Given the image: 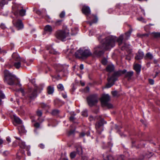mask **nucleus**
<instances>
[{"instance_id":"nucleus-33","label":"nucleus","mask_w":160,"mask_h":160,"mask_svg":"<svg viewBox=\"0 0 160 160\" xmlns=\"http://www.w3.org/2000/svg\"><path fill=\"white\" fill-rule=\"evenodd\" d=\"M62 21V20H57L55 22V24L56 26H59L61 25Z\"/></svg>"},{"instance_id":"nucleus-1","label":"nucleus","mask_w":160,"mask_h":160,"mask_svg":"<svg viewBox=\"0 0 160 160\" xmlns=\"http://www.w3.org/2000/svg\"><path fill=\"white\" fill-rule=\"evenodd\" d=\"M4 82L10 85L18 86L20 88L19 89H16V91H20L22 93V95L24 96V90L21 87L22 85L20 83L19 81L16 76L7 70H4Z\"/></svg>"},{"instance_id":"nucleus-51","label":"nucleus","mask_w":160,"mask_h":160,"mask_svg":"<svg viewBox=\"0 0 160 160\" xmlns=\"http://www.w3.org/2000/svg\"><path fill=\"white\" fill-rule=\"evenodd\" d=\"M102 63L103 65H105L107 63V60L105 59H103L102 61Z\"/></svg>"},{"instance_id":"nucleus-22","label":"nucleus","mask_w":160,"mask_h":160,"mask_svg":"<svg viewBox=\"0 0 160 160\" xmlns=\"http://www.w3.org/2000/svg\"><path fill=\"white\" fill-rule=\"evenodd\" d=\"M20 148H22L26 149V147L28 146H26L25 145V142H23L22 140H20L18 142Z\"/></svg>"},{"instance_id":"nucleus-49","label":"nucleus","mask_w":160,"mask_h":160,"mask_svg":"<svg viewBox=\"0 0 160 160\" xmlns=\"http://www.w3.org/2000/svg\"><path fill=\"white\" fill-rule=\"evenodd\" d=\"M9 151H5L2 152V154L4 156H6L8 155V154H9Z\"/></svg>"},{"instance_id":"nucleus-62","label":"nucleus","mask_w":160,"mask_h":160,"mask_svg":"<svg viewBox=\"0 0 160 160\" xmlns=\"http://www.w3.org/2000/svg\"><path fill=\"white\" fill-rule=\"evenodd\" d=\"M6 140L8 143L11 142L10 138L9 137H7L6 138Z\"/></svg>"},{"instance_id":"nucleus-41","label":"nucleus","mask_w":160,"mask_h":160,"mask_svg":"<svg viewBox=\"0 0 160 160\" xmlns=\"http://www.w3.org/2000/svg\"><path fill=\"white\" fill-rule=\"evenodd\" d=\"M30 149V146H28L26 147V150L27 151V154L28 156H30L31 155V153L30 151H29Z\"/></svg>"},{"instance_id":"nucleus-56","label":"nucleus","mask_w":160,"mask_h":160,"mask_svg":"<svg viewBox=\"0 0 160 160\" xmlns=\"http://www.w3.org/2000/svg\"><path fill=\"white\" fill-rule=\"evenodd\" d=\"M149 82L151 84H154V81L152 79H149Z\"/></svg>"},{"instance_id":"nucleus-43","label":"nucleus","mask_w":160,"mask_h":160,"mask_svg":"<svg viewBox=\"0 0 160 160\" xmlns=\"http://www.w3.org/2000/svg\"><path fill=\"white\" fill-rule=\"evenodd\" d=\"M74 130H70L68 131L67 133L68 136H70L74 134Z\"/></svg>"},{"instance_id":"nucleus-44","label":"nucleus","mask_w":160,"mask_h":160,"mask_svg":"<svg viewBox=\"0 0 160 160\" xmlns=\"http://www.w3.org/2000/svg\"><path fill=\"white\" fill-rule=\"evenodd\" d=\"M5 97V96L1 92H0V105L2 104L1 98H4Z\"/></svg>"},{"instance_id":"nucleus-29","label":"nucleus","mask_w":160,"mask_h":160,"mask_svg":"<svg viewBox=\"0 0 160 160\" xmlns=\"http://www.w3.org/2000/svg\"><path fill=\"white\" fill-rule=\"evenodd\" d=\"M26 12L25 10L22 9L19 11V15L21 16H23L25 15Z\"/></svg>"},{"instance_id":"nucleus-11","label":"nucleus","mask_w":160,"mask_h":160,"mask_svg":"<svg viewBox=\"0 0 160 160\" xmlns=\"http://www.w3.org/2000/svg\"><path fill=\"white\" fill-rule=\"evenodd\" d=\"M102 48L100 46L96 47L95 48L94 54L99 56H101L103 53Z\"/></svg>"},{"instance_id":"nucleus-34","label":"nucleus","mask_w":160,"mask_h":160,"mask_svg":"<svg viewBox=\"0 0 160 160\" xmlns=\"http://www.w3.org/2000/svg\"><path fill=\"white\" fill-rule=\"evenodd\" d=\"M59 112L58 110L57 109L54 110L52 112V114L53 115H58Z\"/></svg>"},{"instance_id":"nucleus-20","label":"nucleus","mask_w":160,"mask_h":160,"mask_svg":"<svg viewBox=\"0 0 160 160\" xmlns=\"http://www.w3.org/2000/svg\"><path fill=\"white\" fill-rule=\"evenodd\" d=\"M102 157L104 160H113V158L111 155H107L106 154H104L102 155Z\"/></svg>"},{"instance_id":"nucleus-14","label":"nucleus","mask_w":160,"mask_h":160,"mask_svg":"<svg viewBox=\"0 0 160 160\" xmlns=\"http://www.w3.org/2000/svg\"><path fill=\"white\" fill-rule=\"evenodd\" d=\"M144 56L143 53L139 50L138 53H137L135 58L136 60H139L142 59Z\"/></svg>"},{"instance_id":"nucleus-36","label":"nucleus","mask_w":160,"mask_h":160,"mask_svg":"<svg viewBox=\"0 0 160 160\" xmlns=\"http://www.w3.org/2000/svg\"><path fill=\"white\" fill-rule=\"evenodd\" d=\"M49 53L50 54H54V55L57 54L58 53V52H57L55 51L53 49H51L49 51Z\"/></svg>"},{"instance_id":"nucleus-26","label":"nucleus","mask_w":160,"mask_h":160,"mask_svg":"<svg viewBox=\"0 0 160 160\" xmlns=\"http://www.w3.org/2000/svg\"><path fill=\"white\" fill-rule=\"evenodd\" d=\"M151 34L155 38H160V33L153 32L151 33Z\"/></svg>"},{"instance_id":"nucleus-47","label":"nucleus","mask_w":160,"mask_h":160,"mask_svg":"<svg viewBox=\"0 0 160 160\" xmlns=\"http://www.w3.org/2000/svg\"><path fill=\"white\" fill-rule=\"evenodd\" d=\"M124 159V156L123 155H120L118 156L117 160H123Z\"/></svg>"},{"instance_id":"nucleus-42","label":"nucleus","mask_w":160,"mask_h":160,"mask_svg":"<svg viewBox=\"0 0 160 160\" xmlns=\"http://www.w3.org/2000/svg\"><path fill=\"white\" fill-rule=\"evenodd\" d=\"M34 127L37 128H40V124L38 122H36L34 124Z\"/></svg>"},{"instance_id":"nucleus-35","label":"nucleus","mask_w":160,"mask_h":160,"mask_svg":"<svg viewBox=\"0 0 160 160\" xmlns=\"http://www.w3.org/2000/svg\"><path fill=\"white\" fill-rule=\"evenodd\" d=\"M129 45H127L126 43H124V45L122 47L121 49L122 50H127L128 48H129Z\"/></svg>"},{"instance_id":"nucleus-64","label":"nucleus","mask_w":160,"mask_h":160,"mask_svg":"<svg viewBox=\"0 0 160 160\" xmlns=\"http://www.w3.org/2000/svg\"><path fill=\"white\" fill-rule=\"evenodd\" d=\"M80 68L81 70L83 69V68H84L83 65L82 64H81L80 66Z\"/></svg>"},{"instance_id":"nucleus-18","label":"nucleus","mask_w":160,"mask_h":160,"mask_svg":"<svg viewBox=\"0 0 160 160\" xmlns=\"http://www.w3.org/2000/svg\"><path fill=\"white\" fill-rule=\"evenodd\" d=\"M75 57L77 58H82V50L79 49L78 50L75 54Z\"/></svg>"},{"instance_id":"nucleus-25","label":"nucleus","mask_w":160,"mask_h":160,"mask_svg":"<svg viewBox=\"0 0 160 160\" xmlns=\"http://www.w3.org/2000/svg\"><path fill=\"white\" fill-rule=\"evenodd\" d=\"M78 31V28H72L71 29V34L72 35H75L77 34Z\"/></svg>"},{"instance_id":"nucleus-52","label":"nucleus","mask_w":160,"mask_h":160,"mask_svg":"<svg viewBox=\"0 0 160 160\" xmlns=\"http://www.w3.org/2000/svg\"><path fill=\"white\" fill-rule=\"evenodd\" d=\"M75 119V118L72 116H71L69 118V120L71 121H72V122H73L74 121Z\"/></svg>"},{"instance_id":"nucleus-23","label":"nucleus","mask_w":160,"mask_h":160,"mask_svg":"<svg viewBox=\"0 0 160 160\" xmlns=\"http://www.w3.org/2000/svg\"><path fill=\"white\" fill-rule=\"evenodd\" d=\"M54 89L53 87L50 86H48L47 88V91L48 94H52L54 92Z\"/></svg>"},{"instance_id":"nucleus-30","label":"nucleus","mask_w":160,"mask_h":160,"mask_svg":"<svg viewBox=\"0 0 160 160\" xmlns=\"http://www.w3.org/2000/svg\"><path fill=\"white\" fill-rule=\"evenodd\" d=\"M57 88L59 91H62L64 90V87L63 85L61 84H59L57 86Z\"/></svg>"},{"instance_id":"nucleus-38","label":"nucleus","mask_w":160,"mask_h":160,"mask_svg":"<svg viewBox=\"0 0 160 160\" xmlns=\"http://www.w3.org/2000/svg\"><path fill=\"white\" fill-rule=\"evenodd\" d=\"M18 129L19 132H24V128L22 126H19L18 127Z\"/></svg>"},{"instance_id":"nucleus-31","label":"nucleus","mask_w":160,"mask_h":160,"mask_svg":"<svg viewBox=\"0 0 160 160\" xmlns=\"http://www.w3.org/2000/svg\"><path fill=\"white\" fill-rule=\"evenodd\" d=\"M77 154L76 152H72L70 154V157L71 158H73L75 157Z\"/></svg>"},{"instance_id":"nucleus-63","label":"nucleus","mask_w":160,"mask_h":160,"mask_svg":"<svg viewBox=\"0 0 160 160\" xmlns=\"http://www.w3.org/2000/svg\"><path fill=\"white\" fill-rule=\"evenodd\" d=\"M138 20L139 21H142L143 18L142 17L138 18Z\"/></svg>"},{"instance_id":"nucleus-21","label":"nucleus","mask_w":160,"mask_h":160,"mask_svg":"<svg viewBox=\"0 0 160 160\" xmlns=\"http://www.w3.org/2000/svg\"><path fill=\"white\" fill-rule=\"evenodd\" d=\"M114 69V67L113 65H108L106 68V70L107 71L109 72L113 71Z\"/></svg>"},{"instance_id":"nucleus-6","label":"nucleus","mask_w":160,"mask_h":160,"mask_svg":"<svg viewBox=\"0 0 160 160\" xmlns=\"http://www.w3.org/2000/svg\"><path fill=\"white\" fill-rule=\"evenodd\" d=\"M110 100L109 96L108 94H103L100 99L102 105L103 107H106L108 108L112 107V105L109 102Z\"/></svg>"},{"instance_id":"nucleus-32","label":"nucleus","mask_w":160,"mask_h":160,"mask_svg":"<svg viewBox=\"0 0 160 160\" xmlns=\"http://www.w3.org/2000/svg\"><path fill=\"white\" fill-rule=\"evenodd\" d=\"M7 3V2L5 0H1L0 1V6L1 7H2Z\"/></svg>"},{"instance_id":"nucleus-8","label":"nucleus","mask_w":160,"mask_h":160,"mask_svg":"<svg viewBox=\"0 0 160 160\" xmlns=\"http://www.w3.org/2000/svg\"><path fill=\"white\" fill-rule=\"evenodd\" d=\"M69 34V33H66L64 31L58 30L56 32V38L61 40H63Z\"/></svg>"},{"instance_id":"nucleus-55","label":"nucleus","mask_w":160,"mask_h":160,"mask_svg":"<svg viewBox=\"0 0 160 160\" xmlns=\"http://www.w3.org/2000/svg\"><path fill=\"white\" fill-rule=\"evenodd\" d=\"M85 135V133L84 132H82L80 133L79 134V136L80 137H84Z\"/></svg>"},{"instance_id":"nucleus-39","label":"nucleus","mask_w":160,"mask_h":160,"mask_svg":"<svg viewBox=\"0 0 160 160\" xmlns=\"http://www.w3.org/2000/svg\"><path fill=\"white\" fill-rule=\"evenodd\" d=\"M145 57H147L150 59H152L153 58V56L150 53L148 52L147 53Z\"/></svg>"},{"instance_id":"nucleus-59","label":"nucleus","mask_w":160,"mask_h":160,"mask_svg":"<svg viewBox=\"0 0 160 160\" xmlns=\"http://www.w3.org/2000/svg\"><path fill=\"white\" fill-rule=\"evenodd\" d=\"M58 77H57L56 76H53V77L55 78H57V79H59L60 78V74H58Z\"/></svg>"},{"instance_id":"nucleus-46","label":"nucleus","mask_w":160,"mask_h":160,"mask_svg":"<svg viewBox=\"0 0 160 160\" xmlns=\"http://www.w3.org/2000/svg\"><path fill=\"white\" fill-rule=\"evenodd\" d=\"M65 12L64 11H62L59 15L60 17L61 18H64L65 16Z\"/></svg>"},{"instance_id":"nucleus-60","label":"nucleus","mask_w":160,"mask_h":160,"mask_svg":"<svg viewBox=\"0 0 160 160\" xmlns=\"http://www.w3.org/2000/svg\"><path fill=\"white\" fill-rule=\"evenodd\" d=\"M0 14H2L4 16L7 15V13H2V10H1L0 11Z\"/></svg>"},{"instance_id":"nucleus-13","label":"nucleus","mask_w":160,"mask_h":160,"mask_svg":"<svg viewBox=\"0 0 160 160\" xmlns=\"http://www.w3.org/2000/svg\"><path fill=\"white\" fill-rule=\"evenodd\" d=\"M82 53L83 58H87L92 55L91 52H90L89 50L88 49H86L84 50H82Z\"/></svg>"},{"instance_id":"nucleus-54","label":"nucleus","mask_w":160,"mask_h":160,"mask_svg":"<svg viewBox=\"0 0 160 160\" xmlns=\"http://www.w3.org/2000/svg\"><path fill=\"white\" fill-rule=\"evenodd\" d=\"M1 28L2 29H4L6 28V26L4 24L2 23L0 25Z\"/></svg>"},{"instance_id":"nucleus-9","label":"nucleus","mask_w":160,"mask_h":160,"mask_svg":"<svg viewBox=\"0 0 160 160\" xmlns=\"http://www.w3.org/2000/svg\"><path fill=\"white\" fill-rule=\"evenodd\" d=\"M13 25L18 30L22 29L23 28V25L21 20H13L12 21Z\"/></svg>"},{"instance_id":"nucleus-17","label":"nucleus","mask_w":160,"mask_h":160,"mask_svg":"<svg viewBox=\"0 0 160 160\" xmlns=\"http://www.w3.org/2000/svg\"><path fill=\"white\" fill-rule=\"evenodd\" d=\"M125 73V77L127 78L128 80H129L131 79V77L133 75V72L132 71H130Z\"/></svg>"},{"instance_id":"nucleus-5","label":"nucleus","mask_w":160,"mask_h":160,"mask_svg":"<svg viewBox=\"0 0 160 160\" xmlns=\"http://www.w3.org/2000/svg\"><path fill=\"white\" fill-rule=\"evenodd\" d=\"M34 89L28 91L26 97V98L31 100L35 98L37 96L38 91H40L41 89L40 87L36 85H34Z\"/></svg>"},{"instance_id":"nucleus-4","label":"nucleus","mask_w":160,"mask_h":160,"mask_svg":"<svg viewBox=\"0 0 160 160\" xmlns=\"http://www.w3.org/2000/svg\"><path fill=\"white\" fill-rule=\"evenodd\" d=\"M12 56L15 61L14 64V66L17 69H18L21 67V62L24 63L26 62L25 59L24 58H21L16 53H13L12 54Z\"/></svg>"},{"instance_id":"nucleus-2","label":"nucleus","mask_w":160,"mask_h":160,"mask_svg":"<svg viewBox=\"0 0 160 160\" xmlns=\"http://www.w3.org/2000/svg\"><path fill=\"white\" fill-rule=\"evenodd\" d=\"M123 39V36L121 35L118 39H116L115 37L113 36H109L106 38L105 41L103 42V47L106 50H108L115 46V42L117 40L120 46L122 43Z\"/></svg>"},{"instance_id":"nucleus-45","label":"nucleus","mask_w":160,"mask_h":160,"mask_svg":"<svg viewBox=\"0 0 160 160\" xmlns=\"http://www.w3.org/2000/svg\"><path fill=\"white\" fill-rule=\"evenodd\" d=\"M131 32L132 31H129L125 33L126 39H128V38L130 37Z\"/></svg>"},{"instance_id":"nucleus-58","label":"nucleus","mask_w":160,"mask_h":160,"mask_svg":"<svg viewBox=\"0 0 160 160\" xmlns=\"http://www.w3.org/2000/svg\"><path fill=\"white\" fill-rule=\"evenodd\" d=\"M40 148L42 149L44 148V145L43 144H41L39 145Z\"/></svg>"},{"instance_id":"nucleus-50","label":"nucleus","mask_w":160,"mask_h":160,"mask_svg":"<svg viewBox=\"0 0 160 160\" xmlns=\"http://www.w3.org/2000/svg\"><path fill=\"white\" fill-rule=\"evenodd\" d=\"M137 35H138V36L141 37H144V36L148 37L149 36L148 34H142V35H139V34H138Z\"/></svg>"},{"instance_id":"nucleus-3","label":"nucleus","mask_w":160,"mask_h":160,"mask_svg":"<svg viewBox=\"0 0 160 160\" xmlns=\"http://www.w3.org/2000/svg\"><path fill=\"white\" fill-rule=\"evenodd\" d=\"M127 70L125 69L122 71L119 70L115 72L112 77L108 78V80L109 83L107 84V87L108 88L111 87L114 84V82L117 80L118 77L121 76L122 74H125Z\"/></svg>"},{"instance_id":"nucleus-15","label":"nucleus","mask_w":160,"mask_h":160,"mask_svg":"<svg viewBox=\"0 0 160 160\" xmlns=\"http://www.w3.org/2000/svg\"><path fill=\"white\" fill-rule=\"evenodd\" d=\"M44 30L46 32L50 34L52 31L53 29L52 27L51 26L47 25L44 27Z\"/></svg>"},{"instance_id":"nucleus-53","label":"nucleus","mask_w":160,"mask_h":160,"mask_svg":"<svg viewBox=\"0 0 160 160\" xmlns=\"http://www.w3.org/2000/svg\"><path fill=\"white\" fill-rule=\"evenodd\" d=\"M98 21V18L96 17H95L93 19L92 21V22L93 23H95L97 22Z\"/></svg>"},{"instance_id":"nucleus-48","label":"nucleus","mask_w":160,"mask_h":160,"mask_svg":"<svg viewBox=\"0 0 160 160\" xmlns=\"http://www.w3.org/2000/svg\"><path fill=\"white\" fill-rule=\"evenodd\" d=\"M37 114L39 116H41L42 115V112L41 110H38L37 111Z\"/></svg>"},{"instance_id":"nucleus-28","label":"nucleus","mask_w":160,"mask_h":160,"mask_svg":"<svg viewBox=\"0 0 160 160\" xmlns=\"http://www.w3.org/2000/svg\"><path fill=\"white\" fill-rule=\"evenodd\" d=\"M41 106L42 108H44L46 110L49 109L50 107L49 105L43 103H41Z\"/></svg>"},{"instance_id":"nucleus-16","label":"nucleus","mask_w":160,"mask_h":160,"mask_svg":"<svg viewBox=\"0 0 160 160\" xmlns=\"http://www.w3.org/2000/svg\"><path fill=\"white\" fill-rule=\"evenodd\" d=\"M134 69L137 73L140 72L141 71V65L138 64H135L134 65Z\"/></svg>"},{"instance_id":"nucleus-37","label":"nucleus","mask_w":160,"mask_h":160,"mask_svg":"<svg viewBox=\"0 0 160 160\" xmlns=\"http://www.w3.org/2000/svg\"><path fill=\"white\" fill-rule=\"evenodd\" d=\"M82 115L84 117H87L88 116L87 110H85L82 112Z\"/></svg>"},{"instance_id":"nucleus-12","label":"nucleus","mask_w":160,"mask_h":160,"mask_svg":"<svg viewBox=\"0 0 160 160\" xmlns=\"http://www.w3.org/2000/svg\"><path fill=\"white\" fill-rule=\"evenodd\" d=\"M82 11V13L87 16H88L91 13L90 8L88 6H83Z\"/></svg>"},{"instance_id":"nucleus-10","label":"nucleus","mask_w":160,"mask_h":160,"mask_svg":"<svg viewBox=\"0 0 160 160\" xmlns=\"http://www.w3.org/2000/svg\"><path fill=\"white\" fill-rule=\"evenodd\" d=\"M99 120L97 122L95 125V128L97 130V132L99 134H100L101 132L100 131V130L102 128V127L103 124V121L104 120L100 118Z\"/></svg>"},{"instance_id":"nucleus-24","label":"nucleus","mask_w":160,"mask_h":160,"mask_svg":"<svg viewBox=\"0 0 160 160\" xmlns=\"http://www.w3.org/2000/svg\"><path fill=\"white\" fill-rule=\"evenodd\" d=\"M14 119L15 122L18 124H21L22 123V121L18 117L15 116H14Z\"/></svg>"},{"instance_id":"nucleus-19","label":"nucleus","mask_w":160,"mask_h":160,"mask_svg":"<svg viewBox=\"0 0 160 160\" xmlns=\"http://www.w3.org/2000/svg\"><path fill=\"white\" fill-rule=\"evenodd\" d=\"M76 153L79 156H81L82 154V147L80 146H78L76 147Z\"/></svg>"},{"instance_id":"nucleus-27","label":"nucleus","mask_w":160,"mask_h":160,"mask_svg":"<svg viewBox=\"0 0 160 160\" xmlns=\"http://www.w3.org/2000/svg\"><path fill=\"white\" fill-rule=\"evenodd\" d=\"M101 118V117L100 116H97L95 117H93L92 116H90L89 117V119L90 121H91L94 119V120L95 119H97V120H99V118Z\"/></svg>"},{"instance_id":"nucleus-61","label":"nucleus","mask_w":160,"mask_h":160,"mask_svg":"<svg viewBox=\"0 0 160 160\" xmlns=\"http://www.w3.org/2000/svg\"><path fill=\"white\" fill-rule=\"evenodd\" d=\"M81 160H88V158L86 157H82Z\"/></svg>"},{"instance_id":"nucleus-57","label":"nucleus","mask_w":160,"mask_h":160,"mask_svg":"<svg viewBox=\"0 0 160 160\" xmlns=\"http://www.w3.org/2000/svg\"><path fill=\"white\" fill-rule=\"evenodd\" d=\"M89 88L88 87H87L84 89V91L86 92H88L89 91Z\"/></svg>"},{"instance_id":"nucleus-40","label":"nucleus","mask_w":160,"mask_h":160,"mask_svg":"<svg viewBox=\"0 0 160 160\" xmlns=\"http://www.w3.org/2000/svg\"><path fill=\"white\" fill-rule=\"evenodd\" d=\"M112 93L114 97H118L119 96L118 92L116 91H112Z\"/></svg>"},{"instance_id":"nucleus-7","label":"nucleus","mask_w":160,"mask_h":160,"mask_svg":"<svg viewBox=\"0 0 160 160\" xmlns=\"http://www.w3.org/2000/svg\"><path fill=\"white\" fill-rule=\"evenodd\" d=\"M98 98L97 94L92 95L87 98V101L89 106L92 107L95 105L98 102Z\"/></svg>"}]
</instances>
